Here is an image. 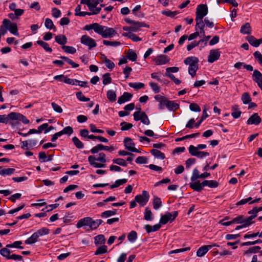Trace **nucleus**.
<instances>
[{"mask_svg":"<svg viewBox=\"0 0 262 262\" xmlns=\"http://www.w3.org/2000/svg\"><path fill=\"white\" fill-rule=\"evenodd\" d=\"M88 161L90 164L95 168L104 167L106 162V155L104 152H100L97 157L90 156Z\"/></svg>","mask_w":262,"mask_h":262,"instance_id":"nucleus-1","label":"nucleus"},{"mask_svg":"<svg viewBox=\"0 0 262 262\" xmlns=\"http://www.w3.org/2000/svg\"><path fill=\"white\" fill-rule=\"evenodd\" d=\"M186 65H189L188 73L192 77L196 75V72L198 69V63L199 60L195 56H190L187 57L184 61Z\"/></svg>","mask_w":262,"mask_h":262,"instance_id":"nucleus-2","label":"nucleus"},{"mask_svg":"<svg viewBox=\"0 0 262 262\" xmlns=\"http://www.w3.org/2000/svg\"><path fill=\"white\" fill-rule=\"evenodd\" d=\"M5 117V116H3ZM19 121H21L25 124L29 123V120L24 116H7L6 118L2 117L1 116V122L9 123L12 125H17L19 124Z\"/></svg>","mask_w":262,"mask_h":262,"instance_id":"nucleus-3","label":"nucleus"},{"mask_svg":"<svg viewBox=\"0 0 262 262\" xmlns=\"http://www.w3.org/2000/svg\"><path fill=\"white\" fill-rule=\"evenodd\" d=\"M97 33L100 35L103 38H106L113 37L117 32L112 28L99 24Z\"/></svg>","mask_w":262,"mask_h":262,"instance_id":"nucleus-4","label":"nucleus"},{"mask_svg":"<svg viewBox=\"0 0 262 262\" xmlns=\"http://www.w3.org/2000/svg\"><path fill=\"white\" fill-rule=\"evenodd\" d=\"M166 107L170 111H174L180 107V105L173 101H170L167 98H163V100L160 101V109H163Z\"/></svg>","mask_w":262,"mask_h":262,"instance_id":"nucleus-5","label":"nucleus"},{"mask_svg":"<svg viewBox=\"0 0 262 262\" xmlns=\"http://www.w3.org/2000/svg\"><path fill=\"white\" fill-rule=\"evenodd\" d=\"M3 27L6 29V30L10 31L12 34L18 36L17 26L16 24L12 23L8 19H4L3 21Z\"/></svg>","mask_w":262,"mask_h":262,"instance_id":"nucleus-6","label":"nucleus"},{"mask_svg":"<svg viewBox=\"0 0 262 262\" xmlns=\"http://www.w3.org/2000/svg\"><path fill=\"white\" fill-rule=\"evenodd\" d=\"M149 198L148 192L146 190H143L141 194L137 195L135 196V200L138 203L140 206L143 207L145 206L148 202Z\"/></svg>","mask_w":262,"mask_h":262,"instance_id":"nucleus-7","label":"nucleus"},{"mask_svg":"<svg viewBox=\"0 0 262 262\" xmlns=\"http://www.w3.org/2000/svg\"><path fill=\"white\" fill-rule=\"evenodd\" d=\"M178 215V211H173L172 213L166 212L164 215L161 216L160 220V223L162 225H165L168 221H172Z\"/></svg>","mask_w":262,"mask_h":262,"instance_id":"nucleus-8","label":"nucleus"},{"mask_svg":"<svg viewBox=\"0 0 262 262\" xmlns=\"http://www.w3.org/2000/svg\"><path fill=\"white\" fill-rule=\"evenodd\" d=\"M103 150L112 152L115 150V148L113 146H105L102 144H99L93 147L91 149L90 151L92 154H95Z\"/></svg>","mask_w":262,"mask_h":262,"instance_id":"nucleus-9","label":"nucleus"},{"mask_svg":"<svg viewBox=\"0 0 262 262\" xmlns=\"http://www.w3.org/2000/svg\"><path fill=\"white\" fill-rule=\"evenodd\" d=\"M80 39L81 43L87 46L89 49L94 48L97 46L95 40L86 35H82Z\"/></svg>","mask_w":262,"mask_h":262,"instance_id":"nucleus-10","label":"nucleus"},{"mask_svg":"<svg viewBox=\"0 0 262 262\" xmlns=\"http://www.w3.org/2000/svg\"><path fill=\"white\" fill-rule=\"evenodd\" d=\"M208 7L206 5L200 4L196 9V17L203 18L208 14Z\"/></svg>","mask_w":262,"mask_h":262,"instance_id":"nucleus-11","label":"nucleus"},{"mask_svg":"<svg viewBox=\"0 0 262 262\" xmlns=\"http://www.w3.org/2000/svg\"><path fill=\"white\" fill-rule=\"evenodd\" d=\"M124 145L126 149L132 152H140V151L134 147L135 143L133 142L132 140L129 138L126 137L124 139Z\"/></svg>","mask_w":262,"mask_h":262,"instance_id":"nucleus-12","label":"nucleus"},{"mask_svg":"<svg viewBox=\"0 0 262 262\" xmlns=\"http://www.w3.org/2000/svg\"><path fill=\"white\" fill-rule=\"evenodd\" d=\"M252 79L262 91V74L257 70H254L252 75Z\"/></svg>","mask_w":262,"mask_h":262,"instance_id":"nucleus-13","label":"nucleus"},{"mask_svg":"<svg viewBox=\"0 0 262 262\" xmlns=\"http://www.w3.org/2000/svg\"><path fill=\"white\" fill-rule=\"evenodd\" d=\"M221 55V52L218 50H211L208 56V61L213 63L218 60Z\"/></svg>","mask_w":262,"mask_h":262,"instance_id":"nucleus-14","label":"nucleus"},{"mask_svg":"<svg viewBox=\"0 0 262 262\" xmlns=\"http://www.w3.org/2000/svg\"><path fill=\"white\" fill-rule=\"evenodd\" d=\"M91 220L92 217H91L82 218L78 221L76 224V227L79 229L83 226H87L90 228V226H91Z\"/></svg>","mask_w":262,"mask_h":262,"instance_id":"nucleus-15","label":"nucleus"},{"mask_svg":"<svg viewBox=\"0 0 262 262\" xmlns=\"http://www.w3.org/2000/svg\"><path fill=\"white\" fill-rule=\"evenodd\" d=\"M124 20L126 23L131 25L132 32H137L141 30L140 25L138 24L139 23V21H135L129 18H126Z\"/></svg>","mask_w":262,"mask_h":262,"instance_id":"nucleus-16","label":"nucleus"},{"mask_svg":"<svg viewBox=\"0 0 262 262\" xmlns=\"http://www.w3.org/2000/svg\"><path fill=\"white\" fill-rule=\"evenodd\" d=\"M132 97L133 95L132 94L128 92H124L122 95L118 98V103L121 104L126 102L129 101Z\"/></svg>","mask_w":262,"mask_h":262,"instance_id":"nucleus-17","label":"nucleus"},{"mask_svg":"<svg viewBox=\"0 0 262 262\" xmlns=\"http://www.w3.org/2000/svg\"><path fill=\"white\" fill-rule=\"evenodd\" d=\"M193 183H189V187L194 191L197 192H201L204 186H203V182H200V181H193Z\"/></svg>","mask_w":262,"mask_h":262,"instance_id":"nucleus-18","label":"nucleus"},{"mask_svg":"<svg viewBox=\"0 0 262 262\" xmlns=\"http://www.w3.org/2000/svg\"><path fill=\"white\" fill-rule=\"evenodd\" d=\"M155 61L157 65L164 64L169 61V58L167 56L161 54L156 57Z\"/></svg>","mask_w":262,"mask_h":262,"instance_id":"nucleus-19","label":"nucleus"},{"mask_svg":"<svg viewBox=\"0 0 262 262\" xmlns=\"http://www.w3.org/2000/svg\"><path fill=\"white\" fill-rule=\"evenodd\" d=\"M80 4L86 5L90 11L97 6V0H81Z\"/></svg>","mask_w":262,"mask_h":262,"instance_id":"nucleus-20","label":"nucleus"},{"mask_svg":"<svg viewBox=\"0 0 262 262\" xmlns=\"http://www.w3.org/2000/svg\"><path fill=\"white\" fill-rule=\"evenodd\" d=\"M189 152L191 156L196 157L199 159H203V158L207 157L209 155V153L207 151L189 150Z\"/></svg>","mask_w":262,"mask_h":262,"instance_id":"nucleus-21","label":"nucleus"},{"mask_svg":"<svg viewBox=\"0 0 262 262\" xmlns=\"http://www.w3.org/2000/svg\"><path fill=\"white\" fill-rule=\"evenodd\" d=\"M261 121V118L259 116H251L247 120L248 124L258 125Z\"/></svg>","mask_w":262,"mask_h":262,"instance_id":"nucleus-22","label":"nucleus"},{"mask_svg":"<svg viewBox=\"0 0 262 262\" xmlns=\"http://www.w3.org/2000/svg\"><path fill=\"white\" fill-rule=\"evenodd\" d=\"M251 32V27L249 23H246L241 26L240 30V32L241 33L243 34H250Z\"/></svg>","mask_w":262,"mask_h":262,"instance_id":"nucleus-23","label":"nucleus"},{"mask_svg":"<svg viewBox=\"0 0 262 262\" xmlns=\"http://www.w3.org/2000/svg\"><path fill=\"white\" fill-rule=\"evenodd\" d=\"M122 36L127 37V38L132 39L134 42H137L141 41L142 38L138 37L136 34L133 33L132 32H125L122 33Z\"/></svg>","mask_w":262,"mask_h":262,"instance_id":"nucleus-24","label":"nucleus"},{"mask_svg":"<svg viewBox=\"0 0 262 262\" xmlns=\"http://www.w3.org/2000/svg\"><path fill=\"white\" fill-rule=\"evenodd\" d=\"M55 41L58 44L64 46L67 42V38L64 35H58L55 37Z\"/></svg>","mask_w":262,"mask_h":262,"instance_id":"nucleus-25","label":"nucleus"},{"mask_svg":"<svg viewBox=\"0 0 262 262\" xmlns=\"http://www.w3.org/2000/svg\"><path fill=\"white\" fill-rule=\"evenodd\" d=\"M219 183L215 180H204L203 181V186H208L210 188H216Z\"/></svg>","mask_w":262,"mask_h":262,"instance_id":"nucleus-26","label":"nucleus"},{"mask_svg":"<svg viewBox=\"0 0 262 262\" xmlns=\"http://www.w3.org/2000/svg\"><path fill=\"white\" fill-rule=\"evenodd\" d=\"M246 40L251 46L254 47H258L259 46L258 39L253 36L250 35L247 36Z\"/></svg>","mask_w":262,"mask_h":262,"instance_id":"nucleus-27","label":"nucleus"},{"mask_svg":"<svg viewBox=\"0 0 262 262\" xmlns=\"http://www.w3.org/2000/svg\"><path fill=\"white\" fill-rule=\"evenodd\" d=\"M102 223H103V221L101 219L93 220L92 219L91 226H90V229L91 230H94L97 229L98 228V227L102 224Z\"/></svg>","mask_w":262,"mask_h":262,"instance_id":"nucleus-28","label":"nucleus"},{"mask_svg":"<svg viewBox=\"0 0 262 262\" xmlns=\"http://www.w3.org/2000/svg\"><path fill=\"white\" fill-rule=\"evenodd\" d=\"M150 153L156 158L163 160L165 159V155L160 150L157 149H152L150 150Z\"/></svg>","mask_w":262,"mask_h":262,"instance_id":"nucleus-29","label":"nucleus"},{"mask_svg":"<svg viewBox=\"0 0 262 262\" xmlns=\"http://www.w3.org/2000/svg\"><path fill=\"white\" fill-rule=\"evenodd\" d=\"M107 98L110 102H113L116 100L117 95L114 91L110 90L106 93Z\"/></svg>","mask_w":262,"mask_h":262,"instance_id":"nucleus-30","label":"nucleus"},{"mask_svg":"<svg viewBox=\"0 0 262 262\" xmlns=\"http://www.w3.org/2000/svg\"><path fill=\"white\" fill-rule=\"evenodd\" d=\"M36 43L40 46L42 48H43L46 51L50 53H51L52 52V48L49 47V45L48 43L42 40H37L36 41Z\"/></svg>","mask_w":262,"mask_h":262,"instance_id":"nucleus-31","label":"nucleus"},{"mask_svg":"<svg viewBox=\"0 0 262 262\" xmlns=\"http://www.w3.org/2000/svg\"><path fill=\"white\" fill-rule=\"evenodd\" d=\"M117 209H113L112 210H106L101 213L100 216L102 218H107L117 214Z\"/></svg>","mask_w":262,"mask_h":262,"instance_id":"nucleus-32","label":"nucleus"},{"mask_svg":"<svg viewBox=\"0 0 262 262\" xmlns=\"http://www.w3.org/2000/svg\"><path fill=\"white\" fill-rule=\"evenodd\" d=\"M126 57L132 61H135L137 58V55L133 50L129 49L128 51Z\"/></svg>","mask_w":262,"mask_h":262,"instance_id":"nucleus-33","label":"nucleus"},{"mask_svg":"<svg viewBox=\"0 0 262 262\" xmlns=\"http://www.w3.org/2000/svg\"><path fill=\"white\" fill-rule=\"evenodd\" d=\"M38 237L34 232L30 237L28 238L25 241V243L26 244H32L36 243L37 241V238Z\"/></svg>","mask_w":262,"mask_h":262,"instance_id":"nucleus-34","label":"nucleus"},{"mask_svg":"<svg viewBox=\"0 0 262 262\" xmlns=\"http://www.w3.org/2000/svg\"><path fill=\"white\" fill-rule=\"evenodd\" d=\"M45 26L48 29L51 30L52 29H54V31H56V27L54 26L53 21L50 18H47L45 19Z\"/></svg>","mask_w":262,"mask_h":262,"instance_id":"nucleus-35","label":"nucleus"},{"mask_svg":"<svg viewBox=\"0 0 262 262\" xmlns=\"http://www.w3.org/2000/svg\"><path fill=\"white\" fill-rule=\"evenodd\" d=\"M127 180L126 179L117 180L115 181L114 184H113L110 186V188L113 189L115 188H117V187H119V186L126 183L127 182Z\"/></svg>","mask_w":262,"mask_h":262,"instance_id":"nucleus-36","label":"nucleus"},{"mask_svg":"<svg viewBox=\"0 0 262 262\" xmlns=\"http://www.w3.org/2000/svg\"><path fill=\"white\" fill-rule=\"evenodd\" d=\"M162 205L161 199L157 196H155L153 200V206L155 210L158 209Z\"/></svg>","mask_w":262,"mask_h":262,"instance_id":"nucleus-37","label":"nucleus"},{"mask_svg":"<svg viewBox=\"0 0 262 262\" xmlns=\"http://www.w3.org/2000/svg\"><path fill=\"white\" fill-rule=\"evenodd\" d=\"M63 82L66 83L71 84L73 85H77L78 84H79L81 81L78 80L76 79H71V78L66 77L64 79Z\"/></svg>","mask_w":262,"mask_h":262,"instance_id":"nucleus-38","label":"nucleus"},{"mask_svg":"<svg viewBox=\"0 0 262 262\" xmlns=\"http://www.w3.org/2000/svg\"><path fill=\"white\" fill-rule=\"evenodd\" d=\"M99 24L95 23L92 24L85 25L83 28V30L89 31L91 29H93L95 32L97 33Z\"/></svg>","mask_w":262,"mask_h":262,"instance_id":"nucleus-39","label":"nucleus"},{"mask_svg":"<svg viewBox=\"0 0 262 262\" xmlns=\"http://www.w3.org/2000/svg\"><path fill=\"white\" fill-rule=\"evenodd\" d=\"M203 18H195L196 25L195 30L198 31V29L204 28L205 24L204 22Z\"/></svg>","mask_w":262,"mask_h":262,"instance_id":"nucleus-40","label":"nucleus"},{"mask_svg":"<svg viewBox=\"0 0 262 262\" xmlns=\"http://www.w3.org/2000/svg\"><path fill=\"white\" fill-rule=\"evenodd\" d=\"M110 76L111 74L109 73H106L103 75L102 83L104 85H106L112 82V79Z\"/></svg>","mask_w":262,"mask_h":262,"instance_id":"nucleus-41","label":"nucleus"},{"mask_svg":"<svg viewBox=\"0 0 262 262\" xmlns=\"http://www.w3.org/2000/svg\"><path fill=\"white\" fill-rule=\"evenodd\" d=\"M179 69L178 67H172L166 68L165 75L167 77H169V75H173L170 73H177L179 71Z\"/></svg>","mask_w":262,"mask_h":262,"instance_id":"nucleus-42","label":"nucleus"},{"mask_svg":"<svg viewBox=\"0 0 262 262\" xmlns=\"http://www.w3.org/2000/svg\"><path fill=\"white\" fill-rule=\"evenodd\" d=\"M50 230L47 228L43 227L42 228L39 230H38L36 232H35V233L37 235V236L39 237L40 236L47 235L49 233Z\"/></svg>","mask_w":262,"mask_h":262,"instance_id":"nucleus-43","label":"nucleus"},{"mask_svg":"<svg viewBox=\"0 0 262 262\" xmlns=\"http://www.w3.org/2000/svg\"><path fill=\"white\" fill-rule=\"evenodd\" d=\"M210 35L203 36V38L199 40V43L200 45V50L204 48L207 44L208 40L210 38Z\"/></svg>","mask_w":262,"mask_h":262,"instance_id":"nucleus-44","label":"nucleus"},{"mask_svg":"<svg viewBox=\"0 0 262 262\" xmlns=\"http://www.w3.org/2000/svg\"><path fill=\"white\" fill-rule=\"evenodd\" d=\"M59 58L62 60H63V61L67 62V63H68L69 64L71 65L72 67L73 68H77L79 67V64L74 62V61H73L71 59L69 58L68 57H66V56H60L59 57Z\"/></svg>","mask_w":262,"mask_h":262,"instance_id":"nucleus-45","label":"nucleus"},{"mask_svg":"<svg viewBox=\"0 0 262 262\" xmlns=\"http://www.w3.org/2000/svg\"><path fill=\"white\" fill-rule=\"evenodd\" d=\"M161 13L164 15L172 18L178 14L179 12L178 11H171L170 10H163L162 11Z\"/></svg>","mask_w":262,"mask_h":262,"instance_id":"nucleus-46","label":"nucleus"},{"mask_svg":"<svg viewBox=\"0 0 262 262\" xmlns=\"http://www.w3.org/2000/svg\"><path fill=\"white\" fill-rule=\"evenodd\" d=\"M260 249V247L259 246H254L249 248L247 250L245 251L244 253V254L247 255L250 253H257Z\"/></svg>","mask_w":262,"mask_h":262,"instance_id":"nucleus-47","label":"nucleus"},{"mask_svg":"<svg viewBox=\"0 0 262 262\" xmlns=\"http://www.w3.org/2000/svg\"><path fill=\"white\" fill-rule=\"evenodd\" d=\"M61 48L67 53L73 54L75 53L76 52V49L71 46H68L64 45V46H62L61 47Z\"/></svg>","mask_w":262,"mask_h":262,"instance_id":"nucleus-48","label":"nucleus"},{"mask_svg":"<svg viewBox=\"0 0 262 262\" xmlns=\"http://www.w3.org/2000/svg\"><path fill=\"white\" fill-rule=\"evenodd\" d=\"M15 171L14 168H4L1 169V175L2 176H10Z\"/></svg>","mask_w":262,"mask_h":262,"instance_id":"nucleus-49","label":"nucleus"},{"mask_svg":"<svg viewBox=\"0 0 262 262\" xmlns=\"http://www.w3.org/2000/svg\"><path fill=\"white\" fill-rule=\"evenodd\" d=\"M128 85L136 90L144 87V84L142 82H130L128 83Z\"/></svg>","mask_w":262,"mask_h":262,"instance_id":"nucleus-50","label":"nucleus"},{"mask_svg":"<svg viewBox=\"0 0 262 262\" xmlns=\"http://www.w3.org/2000/svg\"><path fill=\"white\" fill-rule=\"evenodd\" d=\"M207 252V247L203 246L199 248V249L197 250L196 255L198 257H202L204 256Z\"/></svg>","mask_w":262,"mask_h":262,"instance_id":"nucleus-51","label":"nucleus"},{"mask_svg":"<svg viewBox=\"0 0 262 262\" xmlns=\"http://www.w3.org/2000/svg\"><path fill=\"white\" fill-rule=\"evenodd\" d=\"M21 241H15L12 244H8L6 245L7 248H15L20 249H23L24 248L23 247L20 245L22 244Z\"/></svg>","mask_w":262,"mask_h":262,"instance_id":"nucleus-52","label":"nucleus"},{"mask_svg":"<svg viewBox=\"0 0 262 262\" xmlns=\"http://www.w3.org/2000/svg\"><path fill=\"white\" fill-rule=\"evenodd\" d=\"M95 243L96 245H101L105 242L104 236L102 234L98 235L95 237Z\"/></svg>","mask_w":262,"mask_h":262,"instance_id":"nucleus-53","label":"nucleus"},{"mask_svg":"<svg viewBox=\"0 0 262 262\" xmlns=\"http://www.w3.org/2000/svg\"><path fill=\"white\" fill-rule=\"evenodd\" d=\"M104 56L103 62L105 64V66L109 69H113L115 67L114 63L111 60L108 59L105 56Z\"/></svg>","mask_w":262,"mask_h":262,"instance_id":"nucleus-54","label":"nucleus"},{"mask_svg":"<svg viewBox=\"0 0 262 262\" xmlns=\"http://www.w3.org/2000/svg\"><path fill=\"white\" fill-rule=\"evenodd\" d=\"M89 139L92 140L97 139L99 141L104 143H107L108 142V140L106 138H105L103 137L100 136H95L93 135H90V136H89Z\"/></svg>","mask_w":262,"mask_h":262,"instance_id":"nucleus-55","label":"nucleus"},{"mask_svg":"<svg viewBox=\"0 0 262 262\" xmlns=\"http://www.w3.org/2000/svg\"><path fill=\"white\" fill-rule=\"evenodd\" d=\"M72 141H73L74 144L75 145V146L77 148H78L79 149L83 148V147H84L83 144L76 137H74L72 138Z\"/></svg>","mask_w":262,"mask_h":262,"instance_id":"nucleus-56","label":"nucleus"},{"mask_svg":"<svg viewBox=\"0 0 262 262\" xmlns=\"http://www.w3.org/2000/svg\"><path fill=\"white\" fill-rule=\"evenodd\" d=\"M206 148V145L203 144H198L197 146H194L192 145H191L188 148V150L196 151L199 150V149H203Z\"/></svg>","mask_w":262,"mask_h":262,"instance_id":"nucleus-57","label":"nucleus"},{"mask_svg":"<svg viewBox=\"0 0 262 262\" xmlns=\"http://www.w3.org/2000/svg\"><path fill=\"white\" fill-rule=\"evenodd\" d=\"M137 238V233L135 231H132L127 235L128 240L131 243L134 242L136 240Z\"/></svg>","mask_w":262,"mask_h":262,"instance_id":"nucleus-58","label":"nucleus"},{"mask_svg":"<svg viewBox=\"0 0 262 262\" xmlns=\"http://www.w3.org/2000/svg\"><path fill=\"white\" fill-rule=\"evenodd\" d=\"M112 161L113 163L122 166H126L127 165L126 161L121 158L114 159Z\"/></svg>","mask_w":262,"mask_h":262,"instance_id":"nucleus-59","label":"nucleus"},{"mask_svg":"<svg viewBox=\"0 0 262 262\" xmlns=\"http://www.w3.org/2000/svg\"><path fill=\"white\" fill-rule=\"evenodd\" d=\"M233 224H245V217L243 215H238L236 217L232 219Z\"/></svg>","mask_w":262,"mask_h":262,"instance_id":"nucleus-60","label":"nucleus"},{"mask_svg":"<svg viewBox=\"0 0 262 262\" xmlns=\"http://www.w3.org/2000/svg\"><path fill=\"white\" fill-rule=\"evenodd\" d=\"M77 98L82 102H87L90 101L89 98L85 97L81 91L78 92L76 94Z\"/></svg>","mask_w":262,"mask_h":262,"instance_id":"nucleus-61","label":"nucleus"},{"mask_svg":"<svg viewBox=\"0 0 262 262\" xmlns=\"http://www.w3.org/2000/svg\"><path fill=\"white\" fill-rule=\"evenodd\" d=\"M103 43L105 46H110L112 47H118L121 45V42L117 41H111L106 40H103Z\"/></svg>","mask_w":262,"mask_h":262,"instance_id":"nucleus-62","label":"nucleus"},{"mask_svg":"<svg viewBox=\"0 0 262 262\" xmlns=\"http://www.w3.org/2000/svg\"><path fill=\"white\" fill-rule=\"evenodd\" d=\"M242 100L244 104H248L251 101V98L248 93H244L242 95Z\"/></svg>","mask_w":262,"mask_h":262,"instance_id":"nucleus-63","label":"nucleus"},{"mask_svg":"<svg viewBox=\"0 0 262 262\" xmlns=\"http://www.w3.org/2000/svg\"><path fill=\"white\" fill-rule=\"evenodd\" d=\"M253 56L259 64L262 66V54L260 52L258 51H255L253 54Z\"/></svg>","mask_w":262,"mask_h":262,"instance_id":"nucleus-64","label":"nucleus"}]
</instances>
